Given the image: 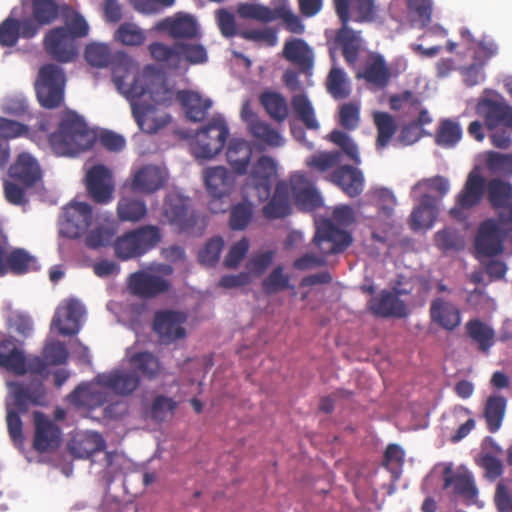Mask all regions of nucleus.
Listing matches in <instances>:
<instances>
[{
  "instance_id": "1",
  "label": "nucleus",
  "mask_w": 512,
  "mask_h": 512,
  "mask_svg": "<svg viewBox=\"0 0 512 512\" xmlns=\"http://www.w3.org/2000/svg\"><path fill=\"white\" fill-rule=\"evenodd\" d=\"M135 65L129 58H123L113 64L112 80L117 89L126 98L142 100L148 95L155 106L168 107L175 99V91L167 84L166 78L153 67L146 66L135 73Z\"/></svg>"
},
{
  "instance_id": "2",
  "label": "nucleus",
  "mask_w": 512,
  "mask_h": 512,
  "mask_svg": "<svg viewBox=\"0 0 512 512\" xmlns=\"http://www.w3.org/2000/svg\"><path fill=\"white\" fill-rule=\"evenodd\" d=\"M48 141L56 155L75 156L93 146L95 134L83 117L69 110L62 115L57 130L49 134Z\"/></svg>"
},
{
  "instance_id": "3",
  "label": "nucleus",
  "mask_w": 512,
  "mask_h": 512,
  "mask_svg": "<svg viewBox=\"0 0 512 512\" xmlns=\"http://www.w3.org/2000/svg\"><path fill=\"white\" fill-rule=\"evenodd\" d=\"M356 221L355 210L350 205L334 207L331 217L318 224L313 241L319 251L326 255H335L347 250L352 242V235L337 226L348 227Z\"/></svg>"
},
{
  "instance_id": "4",
  "label": "nucleus",
  "mask_w": 512,
  "mask_h": 512,
  "mask_svg": "<svg viewBox=\"0 0 512 512\" xmlns=\"http://www.w3.org/2000/svg\"><path fill=\"white\" fill-rule=\"evenodd\" d=\"M8 387L14 399L15 409L7 406L6 422L8 433L16 446L24 442L23 423L20 413H26L30 405L44 406L46 404V390L43 382L33 378L29 383L9 382Z\"/></svg>"
},
{
  "instance_id": "5",
  "label": "nucleus",
  "mask_w": 512,
  "mask_h": 512,
  "mask_svg": "<svg viewBox=\"0 0 512 512\" xmlns=\"http://www.w3.org/2000/svg\"><path fill=\"white\" fill-rule=\"evenodd\" d=\"M173 274L172 266L158 264L146 269L138 270L129 275L128 289L132 295L140 299H154L171 290L170 276Z\"/></svg>"
},
{
  "instance_id": "6",
  "label": "nucleus",
  "mask_w": 512,
  "mask_h": 512,
  "mask_svg": "<svg viewBox=\"0 0 512 512\" xmlns=\"http://www.w3.org/2000/svg\"><path fill=\"white\" fill-rule=\"evenodd\" d=\"M66 76L64 70L54 63L43 65L35 82V91L40 105L46 109L58 108L64 101Z\"/></svg>"
},
{
  "instance_id": "7",
  "label": "nucleus",
  "mask_w": 512,
  "mask_h": 512,
  "mask_svg": "<svg viewBox=\"0 0 512 512\" xmlns=\"http://www.w3.org/2000/svg\"><path fill=\"white\" fill-rule=\"evenodd\" d=\"M229 129L221 118H213L205 127L197 131L192 145L197 158L211 159L223 149Z\"/></svg>"
},
{
  "instance_id": "8",
  "label": "nucleus",
  "mask_w": 512,
  "mask_h": 512,
  "mask_svg": "<svg viewBox=\"0 0 512 512\" xmlns=\"http://www.w3.org/2000/svg\"><path fill=\"white\" fill-rule=\"evenodd\" d=\"M475 110L489 130L500 127L512 128V106L498 93L480 98Z\"/></svg>"
},
{
  "instance_id": "9",
  "label": "nucleus",
  "mask_w": 512,
  "mask_h": 512,
  "mask_svg": "<svg viewBox=\"0 0 512 512\" xmlns=\"http://www.w3.org/2000/svg\"><path fill=\"white\" fill-rule=\"evenodd\" d=\"M485 187L487 199L497 213L499 224L507 230H512V184L500 178H493Z\"/></svg>"
},
{
  "instance_id": "10",
  "label": "nucleus",
  "mask_w": 512,
  "mask_h": 512,
  "mask_svg": "<svg viewBox=\"0 0 512 512\" xmlns=\"http://www.w3.org/2000/svg\"><path fill=\"white\" fill-rule=\"evenodd\" d=\"M93 218L92 207L88 203L72 201L63 209L60 233L70 239L84 235Z\"/></svg>"
},
{
  "instance_id": "11",
  "label": "nucleus",
  "mask_w": 512,
  "mask_h": 512,
  "mask_svg": "<svg viewBox=\"0 0 512 512\" xmlns=\"http://www.w3.org/2000/svg\"><path fill=\"white\" fill-rule=\"evenodd\" d=\"M34 437L32 447L39 453L57 450L62 442V430L58 424L43 412L33 413Z\"/></svg>"
},
{
  "instance_id": "12",
  "label": "nucleus",
  "mask_w": 512,
  "mask_h": 512,
  "mask_svg": "<svg viewBox=\"0 0 512 512\" xmlns=\"http://www.w3.org/2000/svg\"><path fill=\"white\" fill-rule=\"evenodd\" d=\"M61 9L55 0H31V17L23 18L24 39L35 37L41 27L53 24Z\"/></svg>"
},
{
  "instance_id": "13",
  "label": "nucleus",
  "mask_w": 512,
  "mask_h": 512,
  "mask_svg": "<svg viewBox=\"0 0 512 512\" xmlns=\"http://www.w3.org/2000/svg\"><path fill=\"white\" fill-rule=\"evenodd\" d=\"M187 316L174 310H158L154 313L153 330L162 344H171L186 336L183 324Z\"/></svg>"
},
{
  "instance_id": "14",
  "label": "nucleus",
  "mask_w": 512,
  "mask_h": 512,
  "mask_svg": "<svg viewBox=\"0 0 512 512\" xmlns=\"http://www.w3.org/2000/svg\"><path fill=\"white\" fill-rule=\"evenodd\" d=\"M43 44L51 58L61 63L73 61L78 54L74 37L62 26L50 29L44 37Z\"/></svg>"
},
{
  "instance_id": "15",
  "label": "nucleus",
  "mask_w": 512,
  "mask_h": 512,
  "mask_svg": "<svg viewBox=\"0 0 512 512\" xmlns=\"http://www.w3.org/2000/svg\"><path fill=\"white\" fill-rule=\"evenodd\" d=\"M332 4L341 24L373 22L378 14L376 0H332Z\"/></svg>"
},
{
  "instance_id": "16",
  "label": "nucleus",
  "mask_w": 512,
  "mask_h": 512,
  "mask_svg": "<svg viewBox=\"0 0 512 512\" xmlns=\"http://www.w3.org/2000/svg\"><path fill=\"white\" fill-rule=\"evenodd\" d=\"M84 306L77 299L64 300L56 309L51 326L63 336L76 335L81 329Z\"/></svg>"
},
{
  "instance_id": "17",
  "label": "nucleus",
  "mask_w": 512,
  "mask_h": 512,
  "mask_svg": "<svg viewBox=\"0 0 512 512\" xmlns=\"http://www.w3.org/2000/svg\"><path fill=\"white\" fill-rule=\"evenodd\" d=\"M127 99L130 101L132 115L142 132L156 133L171 121L170 115L159 111L155 105L135 98Z\"/></svg>"
},
{
  "instance_id": "18",
  "label": "nucleus",
  "mask_w": 512,
  "mask_h": 512,
  "mask_svg": "<svg viewBox=\"0 0 512 512\" xmlns=\"http://www.w3.org/2000/svg\"><path fill=\"white\" fill-rule=\"evenodd\" d=\"M277 176V164L268 156H261L252 166L248 184L253 187L260 201L269 199Z\"/></svg>"
},
{
  "instance_id": "19",
  "label": "nucleus",
  "mask_w": 512,
  "mask_h": 512,
  "mask_svg": "<svg viewBox=\"0 0 512 512\" xmlns=\"http://www.w3.org/2000/svg\"><path fill=\"white\" fill-rule=\"evenodd\" d=\"M163 216L180 231H190L197 222L194 213L189 212L187 199L177 193L166 196L163 204Z\"/></svg>"
},
{
  "instance_id": "20",
  "label": "nucleus",
  "mask_w": 512,
  "mask_h": 512,
  "mask_svg": "<svg viewBox=\"0 0 512 512\" xmlns=\"http://www.w3.org/2000/svg\"><path fill=\"white\" fill-rule=\"evenodd\" d=\"M485 185L486 181L482 175L475 171L470 172L463 188L456 196V207L451 208L450 214L459 218L461 210H469L479 205L485 193Z\"/></svg>"
},
{
  "instance_id": "21",
  "label": "nucleus",
  "mask_w": 512,
  "mask_h": 512,
  "mask_svg": "<svg viewBox=\"0 0 512 512\" xmlns=\"http://www.w3.org/2000/svg\"><path fill=\"white\" fill-rule=\"evenodd\" d=\"M273 8L256 3H240L237 6V14L242 19H252L268 23L281 19L283 24L288 26L287 0H274Z\"/></svg>"
},
{
  "instance_id": "22",
  "label": "nucleus",
  "mask_w": 512,
  "mask_h": 512,
  "mask_svg": "<svg viewBox=\"0 0 512 512\" xmlns=\"http://www.w3.org/2000/svg\"><path fill=\"white\" fill-rule=\"evenodd\" d=\"M86 188L91 198L101 204L113 198L114 185L112 175L104 165H95L86 174Z\"/></svg>"
},
{
  "instance_id": "23",
  "label": "nucleus",
  "mask_w": 512,
  "mask_h": 512,
  "mask_svg": "<svg viewBox=\"0 0 512 512\" xmlns=\"http://www.w3.org/2000/svg\"><path fill=\"white\" fill-rule=\"evenodd\" d=\"M355 77L363 79L375 88L383 89L390 81L391 72L384 57L379 53L371 52L367 55L363 66L356 71Z\"/></svg>"
},
{
  "instance_id": "24",
  "label": "nucleus",
  "mask_w": 512,
  "mask_h": 512,
  "mask_svg": "<svg viewBox=\"0 0 512 512\" xmlns=\"http://www.w3.org/2000/svg\"><path fill=\"white\" fill-rule=\"evenodd\" d=\"M498 220L487 219L478 229L475 239V249L479 257H492L503 250L501 232Z\"/></svg>"
},
{
  "instance_id": "25",
  "label": "nucleus",
  "mask_w": 512,
  "mask_h": 512,
  "mask_svg": "<svg viewBox=\"0 0 512 512\" xmlns=\"http://www.w3.org/2000/svg\"><path fill=\"white\" fill-rule=\"evenodd\" d=\"M95 381L117 395L128 396L140 386L139 375L131 370L117 369L110 373L98 374Z\"/></svg>"
},
{
  "instance_id": "26",
  "label": "nucleus",
  "mask_w": 512,
  "mask_h": 512,
  "mask_svg": "<svg viewBox=\"0 0 512 512\" xmlns=\"http://www.w3.org/2000/svg\"><path fill=\"white\" fill-rule=\"evenodd\" d=\"M405 293L402 290L393 293L382 290L378 295L373 296L368 302L369 310L376 316L382 318L407 316V306L399 299V295Z\"/></svg>"
},
{
  "instance_id": "27",
  "label": "nucleus",
  "mask_w": 512,
  "mask_h": 512,
  "mask_svg": "<svg viewBox=\"0 0 512 512\" xmlns=\"http://www.w3.org/2000/svg\"><path fill=\"white\" fill-rule=\"evenodd\" d=\"M8 173L25 188L33 187L42 179V170L37 159L28 152H22L17 156Z\"/></svg>"
},
{
  "instance_id": "28",
  "label": "nucleus",
  "mask_w": 512,
  "mask_h": 512,
  "mask_svg": "<svg viewBox=\"0 0 512 512\" xmlns=\"http://www.w3.org/2000/svg\"><path fill=\"white\" fill-rule=\"evenodd\" d=\"M37 260L23 248H15L6 254L5 248L0 246V276L7 273L23 275L36 270Z\"/></svg>"
},
{
  "instance_id": "29",
  "label": "nucleus",
  "mask_w": 512,
  "mask_h": 512,
  "mask_svg": "<svg viewBox=\"0 0 512 512\" xmlns=\"http://www.w3.org/2000/svg\"><path fill=\"white\" fill-rule=\"evenodd\" d=\"M328 180L351 198L359 196L363 192L365 184L362 171L347 164L333 170Z\"/></svg>"
},
{
  "instance_id": "30",
  "label": "nucleus",
  "mask_w": 512,
  "mask_h": 512,
  "mask_svg": "<svg viewBox=\"0 0 512 512\" xmlns=\"http://www.w3.org/2000/svg\"><path fill=\"white\" fill-rule=\"evenodd\" d=\"M0 367L22 376L26 373V357L12 336H0Z\"/></svg>"
},
{
  "instance_id": "31",
  "label": "nucleus",
  "mask_w": 512,
  "mask_h": 512,
  "mask_svg": "<svg viewBox=\"0 0 512 512\" xmlns=\"http://www.w3.org/2000/svg\"><path fill=\"white\" fill-rule=\"evenodd\" d=\"M167 180L165 171L156 165L139 168L132 177L130 188L134 192L151 194L163 188Z\"/></svg>"
},
{
  "instance_id": "32",
  "label": "nucleus",
  "mask_w": 512,
  "mask_h": 512,
  "mask_svg": "<svg viewBox=\"0 0 512 512\" xmlns=\"http://www.w3.org/2000/svg\"><path fill=\"white\" fill-rule=\"evenodd\" d=\"M206 189L214 199L230 194L234 186V177L224 166L208 167L203 171Z\"/></svg>"
},
{
  "instance_id": "33",
  "label": "nucleus",
  "mask_w": 512,
  "mask_h": 512,
  "mask_svg": "<svg viewBox=\"0 0 512 512\" xmlns=\"http://www.w3.org/2000/svg\"><path fill=\"white\" fill-rule=\"evenodd\" d=\"M290 190L296 205L304 211H313L322 204L319 193L306 182L302 174L294 173L290 175Z\"/></svg>"
},
{
  "instance_id": "34",
  "label": "nucleus",
  "mask_w": 512,
  "mask_h": 512,
  "mask_svg": "<svg viewBox=\"0 0 512 512\" xmlns=\"http://www.w3.org/2000/svg\"><path fill=\"white\" fill-rule=\"evenodd\" d=\"M154 30L167 32L174 39H192L197 35V23L192 16L179 14L158 21Z\"/></svg>"
},
{
  "instance_id": "35",
  "label": "nucleus",
  "mask_w": 512,
  "mask_h": 512,
  "mask_svg": "<svg viewBox=\"0 0 512 512\" xmlns=\"http://www.w3.org/2000/svg\"><path fill=\"white\" fill-rule=\"evenodd\" d=\"M97 382L81 383L68 396L69 401L76 407L95 409L107 402V393Z\"/></svg>"
},
{
  "instance_id": "36",
  "label": "nucleus",
  "mask_w": 512,
  "mask_h": 512,
  "mask_svg": "<svg viewBox=\"0 0 512 512\" xmlns=\"http://www.w3.org/2000/svg\"><path fill=\"white\" fill-rule=\"evenodd\" d=\"M348 24H341L335 34L334 42L341 49L346 63L350 67H354L359 57L362 39L360 32L353 30Z\"/></svg>"
},
{
  "instance_id": "37",
  "label": "nucleus",
  "mask_w": 512,
  "mask_h": 512,
  "mask_svg": "<svg viewBox=\"0 0 512 512\" xmlns=\"http://www.w3.org/2000/svg\"><path fill=\"white\" fill-rule=\"evenodd\" d=\"M452 487L453 493L464 500H472L477 495L473 477L467 472H454L451 466L443 471V488Z\"/></svg>"
},
{
  "instance_id": "38",
  "label": "nucleus",
  "mask_w": 512,
  "mask_h": 512,
  "mask_svg": "<svg viewBox=\"0 0 512 512\" xmlns=\"http://www.w3.org/2000/svg\"><path fill=\"white\" fill-rule=\"evenodd\" d=\"M430 318L443 329L452 331L460 325L461 313L453 303L435 298L430 305Z\"/></svg>"
},
{
  "instance_id": "39",
  "label": "nucleus",
  "mask_w": 512,
  "mask_h": 512,
  "mask_svg": "<svg viewBox=\"0 0 512 512\" xmlns=\"http://www.w3.org/2000/svg\"><path fill=\"white\" fill-rule=\"evenodd\" d=\"M176 99L184 108L187 118L193 122L203 121L212 106L210 99L203 98L199 93L190 90L178 91Z\"/></svg>"
},
{
  "instance_id": "40",
  "label": "nucleus",
  "mask_w": 512,
  "mask_h": 512,
  "mask_svg": "<svg viewBox=\"0 0 512 512\" xmlns=\"http://www.w3.org/2000/svg\"><path fill=\"white\" fill-rule=\"evenodd\" d=\"M438 215L437 199L429 194H424L420 203L410 215V227L413 231L429 229L432 227Z\"/></svg>"
},
{
  "instance_id": "41",
  "label": "nucleus",
  "mask_w": 512,
  "mask_h": 512,
  "mask_svg": "<svg viewBox=\"0 0 512 512\" xmlns=\"http://www.w3.org/2000/svg\"><path fill=\"white\" fill-rule=\"evenodd\" d=\"M252 147L244 139L233 138L229 141L226 149V159L228 164L238 175L246 174L251 161Z\"/></svg>"
},
{
  "instance_id": "42",
  "label": "nucleus",
  "mask_w": 512,
  "mask_h": 512,
  "mask_svg": "<svg viewBox=\"0 0 512 512\" xmlns=\"http://www.w3.org/2000/svg\"><path fill=\"white\" fill-rule=\"evenodd\" d=\"M294 118L301 122L306 129L317 131L320 123L316 118L314 107L308 97L303 94H296L290 101Z\"/></svg>"
},
{
  "instance_id": "43",
  "label": "nucleus",
  "mask_w": 512,
  "mask_h": 512,
  "mask_svg": "<svg viewBox=\"0 0 512 512\" xmlns=\"http://www.w3.org/2000/svg\"><path fill=\"white\" fill-rule=\"evenodd\" d=\"M179 48V41L173 45L162 42H152L148 45L152 59L170 70H178L181 67Z\"/></svg>"
},
{
  "instance_id": "44",
  "label": "nucleus",
  "mask_w": 512,
  "mask_h": 512,
  "mask_svg": "<svg viewBox=\"0 0 512 512\" xmlns=\"http://www.w3.org/2000/svg\"><path fill=\"white\" fill-rule=\"evenodd\" d=\"M133 371L148 380L156 379L161 372V363L157 356L149 351L136 352L129 358Z\"/></svg>"
},
{
  "instance_id": "45",
  "label": "nucleus",
  "mask_w": 512,
  "mask_h": 512,
  "mask_svg": "<svg viewBox=\"0 0 512 512\" xmlns=\"http://www.w3.org/2000/svg\"><path fill=\"white\" fill-rule=\"evenodd\" d=\"M263 214L268 219H277L288 214V182L281 180L276 184L271 200L263 207Z\"/></svg>"
},
{
  "instance_id": "46",
  "label": "nucleus",
  "mask_w": 512,
  "mask_h": 512,
  "mask_svg": "<svg viewBox=\"0 0 512 512\" xmlns=\"http://www.w3.org/2000/svg\"><path fill=\"white\" fill-rule=\"evenodd\" d=\"M465 330L467 336L478 345L479 350L482 352H488L493 346L495 332L481 320L470 319L465 324Z\"/></svg>"
},
{
  "instance_id": "47",
  "label": "nucleus",
  "mask_w": 512,
  "mask_h": 512,
  "mask_svg": "<svg viewBox=\"0 0 512 512\" xmlns=\"http://www.w3.org/2000/svg\"><path fill=\"white\" fill-rule=\"evenodd\" d=\"M342 160L340 151H317L306 158V166L314 172L326 173L338 168Z\"/></svg>"
},
{
  "instance_id": "48",
  "label": "nucleus",
  "mask_w": 512,
  "mask_h": 512,
  "mask_svg": "<svg viewBox=\"0 0 512 512\" xmlns=\"http://www.w3.org/2000/svg\"><path fill=\"white\" fill-rule=\"evenodd\" d=\"M177 408L178 402L173 398L165 395H157L154 397L151 404L145 409L144 414L147 418L161 423L167 418L172 417Z\"/></svg>"
},
{
  "instance_id": "49",
  "label": "nucleus",
  "mask_w": 512,
  "mask_h": 512,
  "mask_svg": "<svg viewBox=\"0 0 512 512\" xmlns=\"http://www.w3.org/2000/svg\"><path fill=\"white\" fill-rule=\"evenodd\" d=\"M290 63L301 72H310L314 64V53L302 39H290Z\"/></svg>"
},
{
  "instance_id": "50",
  "label": "nucleus",
  "mask_w": 512,
  "mask_h": 512,
  "mask_svg": "<svg viewBox=\"0 0 512 512\" xmlns=\"http://www.w3.org/2000/svg\"><path fill=\"white\" fill-rule=\"evenodd\" d=\"M106 447L105 440L97 432H88L79 440L74 441L72 452L75 456L83 459L90 458L95 453L104 450Z\"/></svg>"
},
{
  "instance_id": "51",
  "label": "nucleus",
  "mask_w": 512,
  "mask_h": 512,
  "mask_svg": "<svg viewBox=\"0 0 512 512\" xmlns=\"http://www.w3.org/2000/svg\"><path fill=\"white\" fill-rule=\"evenodd\" d=\"M147 214V207L143 200L122 197L117 204V215L124 222H138Z\"/></svg>"
},
{
  "instance_id": "52",
  "label": "nucleus",
  "mask_w": 512,
  "mask_h": 512,
  "mask_svg": "<svg viewBox=\"0 0 512 512\" xmlns=\"http://www.w3.org/2000/svg\"><path fill=\"white\" fill-rule=\"evenodd\" d=\"M506 410V399L503 396H490L487 399L484 417L487 428L491 433L497 432L501 425Z\"/></svg>"
},
{
  "instance_id": "53",
  "label": "nucleus",
  "mask_w": 512,
  "mask_h": 512,
  "mask_svg": "<svg viewBox=\"0 0 512 512\" xmlns=\"http://www.w3.org/2000/svg\"><path fill=\"white\" fill-rule=\"evenodd\" d=\"M374 124L377 128L376 148L382 150L391 141L397 131V125L394 118L387 112H375Z\"/></svg>"
},
{
  "instance_id": "54",
  "label": "nucleus",
  "mask_w": 512,
  "mask_h": 512,
  "mask_svg": "<svg viewBox=\"0 0 512 512\" xmlns=\"http://www.w3.org/2000/svg\"><path fill=\"white\" fill-rule=\"evenodd\" d=\"M261 105L271 118L282 121L288 115V107L285 98L274 91H264L259 97Z\"/></svg>"
},
{
  "instance_id": "55",
  "label": "nucleus",
  "mask_w": 512,
  "mask_h": 512,
  "mask_svg": "<svg viewBox=\"0 0 512 512\" xmlns=\"http://www.w3.org/2000/svg\"><path fill=\"white\" fill-rule=\"evenodd\" d=\"M325 138L339 147L355 165L361 164L359 147L346 132L334 129Z\"/></svg>"
},
{
  "instance_id": "56",
  "label": "nucleus",
  "mask_w": 512,
  "mask_h": 512,
  "mask_svg": "<svg viewBox=\"0 0 512 512\" xmlns=\"http://www.w3.org/2000/svg\"><path fill=\"white\" fill-rule=\"evenodd\" d=\"M326 88L330 95L336 100L345 99L349 97L351 93L346 74L339 67L331 68L326 79Z\"/></svg>"
},
{
  "instance_id": "57",
  "label": "nucleus",
  "mask_w": 512,
  "mask_h": 512,
  "mask_svg": "<svg viewBox=\"0 0 512 512\" xmlns=\"http://www.w3.org/2000/svg\"><path fill=\"white\" fill-rule=\"evenodd\" d=\"M133 231L141 256L155 248L161 241V231L157 226L144 225Z\"/></svg>"
},
{
  "instance_id": "58",
  "label": "nucleus",
  "mask_w": 512,
  "mask_h": 512,
  "mask_svg": "<svg viewBox=\"0 0 512 512\" xmlns=\"http://www.w3.org/2000/svg\"><path fill=\"white\" fill-rule=\"evenodd\" d=\"M462 137V129L458 122L451 119L442 120L435 137L439 146L451 148L455 146Z\"/></svg>"
},
{
  "instance_id": "59",
  "label": "nucleus",
  "mask_w": 512,
  "mask_h": 512,
  "mask_svg": "<svg viewBox=\"0 0 512 512\" xmlns=\"http://www.w3.org/2000/svg\"><path fill=\"white\" fill-rule=\"evenodd\" d=\"M390 107L395 111H402L403 115L413 117L422 106V101L411 91H404L401 94L390 97Z\"/></svg>"
},
{
  "instance_id": "60",
  "label": "nucleus",
  "mask_w": 512,
  "mask_h": 512,
  "mask_svg": "<svg viewBox=\"0 0 512 512\" xmlns=\"http://www.w3.org/2000/svg\"><path fill=\"white\" fill-rule=\"evenodd\" d=\"M20 37L24 38L23 19L18 20L13 17H7L0 23L1 46L13 47L17 44Z\"/></svg>"
},
{
  "instance_id": "61",
  "label": "nucleus",
  "mask_w": 512,
  "mask_h": 512,
  "mask_svg": "<svg viewBox=\"0 0 512 512\" xmlns=\"http://www.w3.org/2000/svg\"><path fill=\"white\" fill-rule=\"evenodd\" d=\"M116 228L113 224L102 225L91 230L85 237V244L91 249L108 246L113 242Z\"/></svg>"
},
{
  "instance_id": "62",
  "label": "nucleus",
  "mask_w": 512,
  "mask_h": 512,
  "mask_svg": "<svg viewBox=\"0 0 512 512\" xmlns=\"http://www.w3.org/2000/svg\"><path fill=\"white\" fill-rule=\"evenodd\" d=\"M251 135L259 142L271 146H278L281 143L280 134L271 128L269 124L259 118L247 126Z\"/></svg>"
},
{
  "instance_id": "63",
  "label": "nucleus",
  "mask_w": 512,
  "mask_h": 512,
  "mask_svg": "<svg viewBox=\"0 0 512 512\" xmlns=\"http://www.w3.org/2000/svg\"><path fill=\"white\" fill-rule=\"evenodd\" d=\"M114 250L116 256L121 260H129L141 256L132 230L124 233L114 241Z\"/></svg>"
},
{
  "instance_id": "64",
  "label": "nucleus",
  "mask_w": 512,
  "mask_h": 512,
  "mask_svg": "<svg viewBox=\"0 0 512 512\" xmlns=\"http://www.w3.org/2000/svg\"><path fill=\"white\" fill-rule=\"evenodd\" d=\"M145 38L144 32L134 23H122L115 32V39L126 46H140Z\"/></svg>"
}]
</instances>
